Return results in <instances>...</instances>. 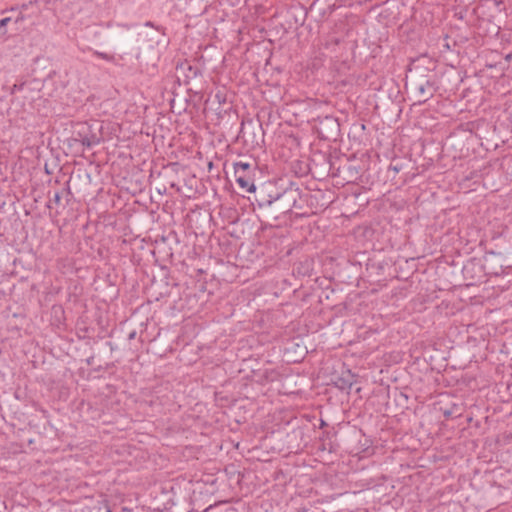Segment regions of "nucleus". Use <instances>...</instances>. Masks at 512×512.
Here are the masks:
<instances>
[{"label":"nucleus","mask_w":512,"mask_h":512,"mask_svg":"<svg viewBox=\"0 0 512 512\" xmlns=\"http://www.w3.org/2000/svg\"><path fill=\"white\" fill-rule=\"evenodd\" d=\"M387 425H388V421H386V426ZM385 433H386V440H387L389 435H390V431H389V429L387 427H386Z\"/></svg>","instance_id":"35"},{"label":"nucleus","mask_w":512,"mask_h":512,"mask_svg":"<svg viewBox=\"0 0 512 512\" xmlns=\"http://www.w3.org/2000/svg\"><path fill=\"white\" fill-rule=\"evenodd\" d=\"M313 260L306 258L303 261H299L293 266V275L299 277H310L313 273Z\"/></svg>","instance_id":"17"},{"label":"nucleus","mask_w":512,"mask_h":512,"mask_svg":"<svg viewBox=\"0 0 512 512\" xmlns=\"http://www.w3.org/2000/svg\"><path fill=\"white\" fill-rule=\"evenodd\" d=\"M390 378L393 379L394 381L397 380V377H393V375H391Z\"/></svg>","instance_id":"41"},{"label":"nucleus","mask_w":512,"mask_h":512,"mask_svg":"<svg viewBox=\"0 0 512 512\" xmlns=\"http://www.w3.org/2000/svg\"><path fill=\"white\" fill-rule=\"evenodd\" d=\"M377 143L379 146H381V141L379 139H377Z\"/></svg>","instance_id":"42"},{"label":"nucleus","mask_w":512,"mask_h":512,"mask_svg":"<svg viewBox=\"0 0 512 512\" xmlns=\"http://www.w3.org/2000/svg\"><path fill=\"white\" fill-rule=\"evenodd\" d=\"M381 333V330L379 329V327H368V329L364 332V340L365 341H368V344L371 345L372 342L370 341V339H372L373 336L375 335H380Z\"/></svg>","instance_id":"21"},{"label":"nucleus","mask_w":512,"mask_h":512,"mask_svg":"<svg viewBox=\"0 0 512 512\" xmlns=\"http://www.w3.org/2000/svg\"><path fill=\"white\" fill-rule=\"evenodd\" d=\"M23 19H24V16H23V15H21V16H19V17H17V18H16L15 23H18V22H20V21H23Z\"/></svg>","instance_id":"36"},{"label":"nucleus","mask_w":512,"mask_h":512,"mask_svg":"<svg viewBox=\"0 0 512 512\" xmlns=\"http://www.w3.org/2000/svg\"><path fill=\"white\" fill-rule=\"evenodd\" d=\"M382 14H383V9H382L381 5L373 6L368 12V15L370 18H374V19L378 20L379 22H381Z\"/></svg>","instance_id":"22"},{"label":"nucleus","mask_w":512,"mask_h":512,"mask_svg":"<svg viewBox=\"0 0 512 512\" xmlns=\"http://www.w3.org/2000/svg\"><path fill=\"white\" fill-rule=\"evenodd\" d=\"M309 171L314 177L318 175L319 178H325L328 176L333 177V173H336V168L330 155L318 153L310 159Z\"/></svg>","instance_id":"9"},{"label":"nucleus","mask_w":512,"mask_h":512,"mask_svg":"<svg viewBox=\"0 0 512 512\" xmlns=\"http://www.w3.org/2000/svg\"><path fill=\"white\" fill-rule=\"evenodd\" d=\"M94 359H95L94 355H91L90 357H88V358L85 360V362H86V364H87L88 366H91V365H93V363H94Z\"/></svg>","instance_id":"31"},{"label":"nucleus","mask_w":512,"mask_h":512,"mask_svg":"<svg viewBox=\"0 0 512 512\" xmlns=\"http://www.w3.org/2000/svg\"><path fill=\"white\" fill-rule=\"evenodd\" d=\"M177 79L188 86L187 92L189 94L199 95L201 89L199 83L202 81V70L198 65H192L189 62L182 63L176 68Z\"/></svg>","instance_id":"5"},{"label":"nucleus","mask_w":512,"mask_h":512,"mask_svg":"<svg viewBox=\"0 0 512 512\" xmlns=\"http://www.w3.org/2000/svg\"><path fill=\"white\" fill-rule=\"evenodd\" d=\"M94 55L101 59L106 60L107 62H111V63H115V64L117 63L116 57L114 55H111V54H108L105 52H100V51H95Z\"/></svg>","instance_id":"25"},{"label":"nucleus","mask_w":512,"mask_h":512,"mask_svg":"<svg viewBox=\"0 0 512 512\" xmlns=\"http://www.w3.org/2000/svg\"><path fill=\"white\" fill-rule=\"evenodd\" d=\"M249 175L247 172H243L242 170H234V176H235V179L238 178V177H242V176H247Z\"/></svg>","instance_id":"30"},{"label":"nucleus","mask_w":512,"mask_h":512,"mask_svg":"<svg viewBox=\"0 0 512 512\" xmlns=\"http://www.w3.org/2000/svg\"><path fill=\"white\" fill-rule=\"evenodd\" d=\"M102 370V367L99 366L98 368L95 369V371H101Z\"/></svg>","instance_id":"38"},{"label":"nucleus","mask_w":512,"mask_h":512,"mask_svg":"<svg viewBox=\"0 0 512 512\" xmlns=\"http://www.w3.org/2000/svg\"><path fill=\"white\" fill-rule=\"evenodd\" d=\"M324 425H326V423L322 420L321 421V426H324Z\"/></svg>","instance_id":"43"},{"label":"nucleus","mask_w":512,"mask_h":512,"mask_svg":"<svg viewBox=\"0 0 512 512\" xmlns=\"http://www.w3.org/2000/svg\"><path fill=\"white\" fill-rule=\"evenodd\" d=\"M443 415L445 418H454L459 417L461 415V412L459 411V408L457 405H453L450 409L443 410Z\"/></svg>","instance_id":"23"},{"label":"nucleus","mask_w":512,"mask_h":512,"mask_svg":"<svg viewBox=\"0 0 512 512\" xmlns=\"http://www.w3.org/2000/svg\"><path fill=\"white\" fill-rule=\"evenodd\" d=\"M315 129L321 140L336 142L340 138V123L338 119L333 116L328 115L319 119Z\"/></svg>","instance_id":"8"},{"label":"nucleus","mask_w":512,"mask_h":512,"mask_svg":"<svg viewBox=\"0 0 512 512\" xmlns=\"http://www.w3.org/2000/svg\"><path fill=\"white\" fill-rule=\"evenodd\" d=\"M435 69L436 61L427 55H421L410 62L407 78L409 81L427 79L430 75H436Z\"/></svg>","instance_id":"7"},{"label":"nucleus","mask_w":512,"mask_h":512,"mask_svg":"<svg viewBox=\"0 0 512 512\" xmlns=\"http://www.w3.org/2000/svg\"><path fill=\"white\" fill-rule=\"evenodd\" d=\"M257 375V382L260 384H266L269 382H273L276 379V372L272 369H266L262 372H259Z\"/></svg>","instance_id":"19"},{"label":"nucleus","mask_w":512,"mask_h":512,"mask_svg":"<svg viewBox=\"0 0 512 512\" xmlns=\"http://www.w3.org/2000/svg\"><path fill=\"white\" fill-rule=\"evenodd\" d=\"M361 169L354 161L346 160L344 164L336 168V173H333V177H342L347 182H353L359 178Z\"/></svg>","instance_id":"13"},{"label":"nucleus","mask_w":512,"mask_h":512,"mask_svg":"<svg viewBox=\"0 0 512 512\" xmlns=\"http://www.w3.org/2000/svg\"><path fill=\"white\" fill-rule=\"evenodd\" d=\"M238 186L246 192L252 193L256 185L254 184L251 175L240 176L235 179Z\"/></svg>","instance_id":"18"},{"label":"nucleus","mask_w":512,"mask_h":512,"mask_svg":"<svg viewBox=\"0 0 512 512\" xmlns=\"http://www.w3.org/2000/svg\"><path fill=\"white\" fill-rule=\"evenodd\" d=\"M386 202H390L389 211L395 212L399 214V216L395 219V223H393V216H390V224L391 229L395 228V237L389 238V243L391 248H400L404 243V235L399 232V229L402 224L406 223V217H402V214H405V205L406 202L403 197L396 198L394 201H391L390 198L386 199ZM392 233V230L390 231Z\"/></svg>","instance_id":"6"},{"label":"nucleus","mask_w":512,"mask_h":512,"mask_svg":"<svg viewBox=\"0 0 512 512\" xmlns=\"http://www.w3.org/2000/svg\"><path fill=\"white\" fill-rule=\"evenodd\" d=\"M137 335V332L136 330H132L129 334H128V340H133Z\"/></svg>","instance_id":"32"},{"label":"nucleus","mask_w":512,"mask_h":512,"mask_svg":"<svg viewBox=\"0 0 512 512\" xmlns=\"http://www.w3.org/2000/svg\"><path fill=\"white\" fill-rule=\"evenodd\" d=\"M242 170L243 172H247L248 174H251V171L253 169L252 165L247 162H236L234 164V170Z\"/></svg>","instance_id":"24"},{"label":"nucleus","mask_w":512,"mask_h":512,"mask_svg":"<svg viewBox=\"0 0 512 512\" xmlns=\"http://www.w3.org/2000/svg\"><path fill=\"white\" fill-rule=\"evenodd\" d=\"M25 83H15L11 88V93L14 94L17 91H21L24 87Z\"/></svg>","instance_id":"28"},{"label":"nucleus","mask_w":512,"mask_h":512,"mask_svg":"<svg viewBox=\"0 0 512 512\" xmlns=\"http://www.w3.org/2000/svg\"><path fill=\"white\" fill-rule=\"evenodd\" d=\"M10 21V17H5L0 20V37H4L7 34L6 26Z\"/></svg>","instance_id":"27"},{"label":"nucleus","mask_w":512,"mask_h":512,"mask_svg":"<svg viewBox=\"0 0 512 512\" xmlns=\"http://www.w3.org/2000/svg\"><path fill=\"white\" fill-rule=\"evenodd\" d=\"M277 193V183L275 182H264L259 186H256L251 194L253 197H248L252 205H257L261 210L273 211L275 195Z\"/></svg>","instance_id":"4"},{"label":"nucleus","mask_w":512,"mask_h":512,"mask_svg":"<svg viewBox=\"0 0 512 512\" xmlns=\"http://www.w3.org/2000/svg\"><path fill=\"white\" fill-rule=\"evenodd\" d=\"M237 142H242L249 149L261 147L264 143V130L259 120L248 119L241 122L239 133L236 137Z\"/></svg>","instance_id":"3"},{"label":"nucleus","mask_w":512,"mask_h":512,"mask_svg":"<svg viewBox=\"0 0 512 512\" xmlns=\"http://www.w3.org/2000/svg\"><path fill=\"white\" fill-rule=\"evenodd\" d=\"M51 80V73L48 75L46 79H44V86L47 85Z\"/></svg>","instance_id":"33"},{"label":"nucleus","mask_w":512,"mask_h":512,"mask_svg":"<svg viewBox=\"0 0 512 512\" xmlns=\"http://www.w3.org/2000/svg\"><path fill=\"white\" fill-rule=\"evenodd\" d=\"M383 369L380 368L378 371H371V379L375 383L383 384L384 378L382 377Z\"/></svg>","instance_id":"26"},{"label":"nucleus","mask_w":512,"mask_h":512,"mask_svg":"<svg viewBox=\"0 0 512 512\" xmlns=\"http://www.w3.org/2000/svg\"><path fill=\"white\" fill-rule=\"evenodd\" d=\"M358 375L354 374L347 366L342 363L339 370H336L331 377L332 383L338 389L350 393L354 384L357 383Z\"/></svg>","instance_id":"11"},{"label":"nucleus","mask_w":512,"mask_h":512,"mask_svg":"<svg viewBox=\"0 0 512 512\" xmlns=\"http://www.w3.org/2000/svg\"><path fill=\"white\" fill-rule=\"evenodd\" d=\"M275 196L273 211H270V215L277 219L278 214H286L293 208L302 209L309 194L304 193L297 183L290 182L285 188L277 186Z\"/></svg>","instance_id":"2"},{"label":"nucleus","mask_w":512,"mask_h":512,"mask_svg":"<svg viewBox=\"0 0 512 512\" xmlns=\"http://www.w3.org/2000/svg\"><path fill=\"white\" fill-rule=\"evenodd\" d=\"M103 140V123L99 120H90L74 123L71 136L66 141L71 148L81 146L90 149Z\"/></svg>","instance_id":"1"},{"label":"nucleus","mask_w":512,"mask_h":512,"mask_svg":"<svg viewBox=\"0 0 512 512\" xmlns=\"http://www.w3.org/2000/svg\"><path fill=\"white\" fill-rule=\"evenodd\" d=\"M391 0H385V3L388 4Z\"/></svg>","instance_id":"44"},{"label":"nucleus","mask_w":512,"mask_h":512,"mask_svg":"<svg viewBox=\"0 0 512 512\" xmlns=\"http://www.w3.org/2000/svg\"><path fill=\"white\" fill-rule=\"evenodd\" d=\"M70 179L65 182V186L59 190L55 191L53 196L49 198L47 203V208L51 209L52 204L65 208L73 199V193L70 190Z\"/></svg>","instance_id":"14"},{"label":"nucleus","mask_w":512,"mask_h":512,"mask_svg":"<svg viewBox=\"0 0 512 512\" xmlns=\"http://www.w3.org/2000/svg\"><path fill=\"white\" fill-rule=\"evenodd\" d=\"M399 137V135H395L392 139V144H393V147H396V140L397 138Z\"/></svg>","instance_id":"34"},{"label":"nucleus","mask_w":512,"mask_h":512,"mask_svg":"<svg viewBox=\"0 0 512 512\" xmlns=\"http://www.w3.org/2000/svg\"><path fill=\"white\" fill-rule=\"evenodd\" d=\"M408 397L398 390L397 387L391 388L386 386V410H390L392 406L407 407Z\"/></svg>","instance_id":"15"},{"label":"nucleus","mask_w":512,"mask_h":512,"mask_svg":"<svg viewBox=\"0 0 512 512\" xmlns=\"http://www.w3.org/2000/svg\"><path fill=\"white\" fill-rule=\"evenodd\" d=\"M366 157H367L366 170L369 173V176L370 177L376 176L378 179H380V174L382 171L380 151L372 148L371 150L367 151Z\"/></svg>","instance_id":"16"},{"label":"nucleus","mask_w":512,"mask_h":512,"mask_svg":"<svg viewBox=\"0 0 512 512\" xmlns=\"http://www.w3.org/2000/svg\"><path fill=\"white\" fill-rule=\"evenodd\" d=\"M132 27L133 25L117 24L116 29L111 34L113 44L125 54L137 41V35L131 30Z\"/></svg>","instance_id":"10"},{"label":"nucleus","mask_w":512,"mask_h":512,"mask_svg":"<svg viewBox=\"0 0 512 512\" xmlns=\"http://www.w3.org/2000/svg\"><path fill=\"white\" fill-rule=\"evenodd\" d=\"M79 338H86V337L84 336V333H81V335H79Z\"/></svg>","instance_id":"40"},{"label":"nucleus","mask_w":512,"mask_h":512,"mask_svg":"<svg viewBox=\"0 0 512 512\" xmlns=\"http://www.w3.org/2000/svg\"><path fill=\"white\" fill-rule=\"evenodd\" d=\"M411 87L418 93V101L425 102L430 99L437 90V76L430 75V77L410 80Z\"/></svg>","instance_id":"12"},{"label":"nucleus","mask_w":512,"mask_h":512,"mask_svg":"<svg viewBox=\"0 0 512 512\" xmlns=\"http://www.w3.org/2000/svg\"><path fill=\"white\" fill-rule=\"evenodd\" d=\"M400 170H402V163L401 160L396 156L394 153L393 157L391 158V162L388 166V169L386 171V177H388L390 172H393L394 175L397 174Z\"/></svg>","instance_id":"20"},{"label":"nucleus","mask_w":512,"mask_h":512,"mask_svg":"<svg viewBox=\"0 0 512 512\" xmlns=\"http://www.w3.org/2000/svg\"><path fill=\"white\" fill-rule=\"evenodd\" d=\"M145 26L153 27L154 24L151 21H148L145 23Z\"/></svg>","instance_id":"37"},{"label":"nucleus","mask_w":512,"mask_h":512,"mask_svg":"<svg viewBox=\"0 0 512 512\" xmlns=\"http://www.w3.org/2000/svg\"><path fill=\"white\" fill-rule=\"evenodd\" d=\"M392 113L398 114L401 110L398 108L397 104L392 102V106L388 108Z\"/></svg>","instance_id":"29"},{"label":"nucleus","mask_w":512,"mask_h":512,"mask_svg":"<svg viewBox=\"0 0 512 512\" xmlns=\"http://www.w3.org/2000/svg\"><path fill=\"white\" fill-rule=\"evenodd\" d=\"M79 338H86V337L84 336V333H81V335H79Z\"/></svg>","instance_id":"39"}]
</instances>
